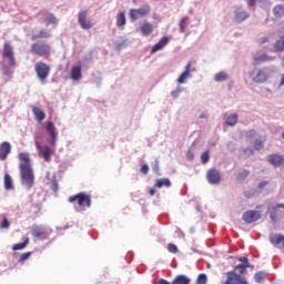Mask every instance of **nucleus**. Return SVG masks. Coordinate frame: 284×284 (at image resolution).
Here are the masks:
<instances>
[{
	"instance_id": "nucleus-12",
	"label": "nucleus",
	"mask_w": 284,
	"mask_h": 284,
	"mask_svg": "<svg viewBox=\"0 0 284 284\" xmlns=\"http://www.w3.org/2000/svg\"><path fill=\"white\" fill-rule=\"evenodd\" d=\"M258 219H261V212L258 211H246L243 214V221L248 224L256 223Z\"/></svg>"
},
{
	"instance_id": "nucleus-57",
	"label": "nucleus",
	"mask_w": 284,
	"mask_h": 284,
	"mask_svg": "<svg viewBox=\"0 0 284 284\" xmlns=\"http://www.w3.org/2000/svg\"><path fill=\"white\" fill-rule=\"evenodd\" d=\"M280 85H284V73H283V77H282Z\"/></svg>"
},
{
	"instance_id": "nucleus-42",
	"label": "nucleus",
	"mask_w": 284,
	"mask_h": 284,
	"mask_svg": "<svg viewBox=\"0 0 284 284\" xmlns=\"http://www.w3.org/2000/svg\"><path fill=\"white\" fill-rule=\"evenodd\" d=\"M247 176H250V171H247V170H244L239 173L240 181H243V179H247Z\"/></svg>"
},
{
	"instance_id": "nucleus-26",
	"label": "nucleus",
	"mask_w": 284,
	"mask_h": 284,
	"mask_svg": "<svg viewBox=\"0 0 284 284\" xmlns=\"http://www.w3.org/2000/svg\"><path fill=\"white\" fill-rule=\"evenodd\" d=\"M248 17L250 16L247 14V12L241 11V9H237L235 11L234 20L236 21V23H241V22L245 21V19H247Z\"/></svg>"
},
{
	"instance_id": "nucleus-48",
	"label": "nucleus",
	"mask_w": 284,
	"mask_h": 284,
	"mask_svg": "<svg viewBox=\"0 0 284 284\" xmlns=\"http://www.w3.org/2000/svg\"><path fill=\"white\" fill-rule=\"evenodd\" d=\"M265 185H267V181H262L258 183V187L260 190H263V187H265Z\"/></svg>"
},
{
	"instance_id": "nucleus-31",
	"label": "nucleus",
	"mask_w": 284,
	"mask_h": 284,
	"mask_svg": "<svg viewBox=\"0 0 284 284\" xmlns=\"http://www.w3.org/2000/svg\"><path fill=\"white\" fill-rule=\"evenodd\" d=\"M274 52H284V36L275 42Z\"/></svg>"
},
{
	"instance_id": "nucleus-11",
	"label": "nucleus",
	"mask_w": 284,
	"mask_h": 284,
	"mask_svg": "<svg viewBox=\"0 0 284 284\" xmlns=\"http://www.w3.org/2000/svg\"><path fill=\"white\" fill-rule=\"evenodd\" d=\"M146 14H150V7L130 10L131 21H136V19H141V17H146Z\"/></svg>"
},
{
	"instance_id": "nucleus-15",
	"label": "nucleus",
	"mask_w": 284,
	"mask_h": 284,
	"mask_svg": "<svg viewBox=\"0 0 284 284\" xmlns=\"http://www.w3.org/2000/svg\"><path fill=\"white\" fill-rule=\"evenodd\" d=\"M10 152H12V145H10V142H2L0 144V161H6Z\"/></svg>"
},
{
	"instance_id": "nucleus-7",
	"label": "nucleus",
	"mask_w": 284,
	"mask_h": 284,
	"mask_svg": "<svg viewBox=\"0 0 284 284\" xmlns=\"http://www.w3.org/2000/svg\"><path fill=\"white\" fill-rule=\"evenodd\" d=\"M36 148L41 159H43L47 163H50L52 161V149L50 146L41 145V142L36 140Z\"/></svg>"
},
{
	"instance_id": "nucleus-39",
	"label": "nucleus",
	"mask_w": 284,
	"mask_h": 284,
	"mask_svg": "<svg viewBox=\"0 0 284 284\" xmlns=\"http://www.w3.org/2000/svg\"><path fill=\"white\" fill-rule=\"evenodd\" d=\"M189 18L185 17L180 21V30L181 32H185V26H187Z\"/></svg>"
},
{
	"instance_id": "nucleus-1",
	"label": "nucleus",
	"mask_w": 284,
	"mask_h": 284,
	"mask_svg": "<svg viewBox=\"0 0 284 284\" xmlns=\"http://www.w3.org/2000/svg\"><path fill=\"white\" fill-rule=\"evenodd\" d=\"M240 263L234 266V271L226 272V280L222 282V284H250L245 276V272H247V267H252V264H250V258L243 256L239 257Z\"/></svg>"
},
{
	"instance_id": "nucleus-32",
	"label": "nucleus",
	"mask_w": 284,
	"mask_h": 284,
	"mask_svg": "<svg viewBox=\"0 0 284 284\" xmlns=\"http://www.w3.org/2000/svg\"><path fill=\"white\" fill-rule=\"evenodd\" d=\"M4 190H14V184H12V178L10 174H4Z\"/></svg>"
},
{
	"instance_id": "nucleus-30",
	"label": "nucleus",
	"mask_w": 284,
	"mask_h": 284,
	"mask_svg": "<svg viewBox=\"0 0 284 284\" xmlns=\"http://www.w3.org/2000/svg\"><path fill=\"white\" fill-rule=\"evenodd\" d=\"M236 123H239V114L232 113L226 118V125L234 126Z\"/></svg>"
},
{
	"instance_id": "nucleus-17",
	"label": "nucleus",
	"mask_w": 284,
	"mask_h": 284,
	"mask_svg": "<svg viewBox=\"0 0 284 284\" xmlns=\"http://www.w3.org/2000/svg\"><path fill=\"white\" fill-rule=\"evenodd\" d=\"M47 132L51 136V145H54V143H57V136H58L57 126H54V123L52 122L47 123Z\"/></svg>"
},
{
	"instance_id": "nucleus-34",
	"label": "nucleus",
	"mask_w": 284,
	"mask_h": 284,
	"mask_svg": "<svg viewBox=\"0 0 284 284\" xmlns=\"http://www.w3.org/2000/svg\"><path fill=\"white\" fill-rule=\"evenodd\" d=\"M214 80L217 82V83H221L222 81H227V73L225 72H219L215 74L214 77Z\"/></svg>"
},
{
	"instance_id": "nucleus-25",
	"label": "nucleus",
	"mask_w": 284,
	"mask_h": 284,
	"mask_svg": "<svg viewBox=\"0 0 284 284\" xmlns=\"http://www.w3.org/2000/svg\"><path fill=\"white\" fill-rule=\"evenodd\" d=\"M192 280L187 275H176L172 281V284H191Z\"/></svg>"
},
{
	"instance_id": "nucleus-14",
	"label": "nucleus",
	"mask_w": 284,
	"mask_h": 284,
	"mask_svg": "<svg viewBox=\"0 0 284 284\" xmlns=\"http://www.w3.org/2000/svg\"><path fill=\"white\" fill-rule=\"evenodd\" d=\"M272 221H276L277 216L284 214V204H277L268 209Z\"/></svg>"
},
{
	"instance_id": "nucleus-6",
	"label": "nucleus",
	"mask_w": 284,
	"mask_h": 284,
	"mask_svg": "<svg viewBox=\"0 0 284 284\" xmlns=\"http://www.w3.org/2000/svg\"><path fill=\"white\" fill-rule=\"evenodd\" d=\"M34 70L39 81H41V83H45L48 77H50V65L43 61H39L36 63Z\"/></svg>"
},
{
	"instance_id": "nucleus-10",
	"label": "nucleus",
	"mask_w": 284,
	"mask_h": 284,
	"mask_svg": "<svg viewBox=\"0 0 284 284\" xmlns=\"http://www.w3.org/2000/svg\"><path fill=\"white\" fill-rule=\"evenodd\" d=\"M78 22L83 30H90L92 28V21L88 20V11L82 10L78 14Z\"/></svg>"
},
{
	"instance_id": "nucleus-51",
	"label": "nucleus",
	"mask_w": 284,
	"mask_h": 284,
	"mask_svg": "<svg viewBox=\"0 0 284 284\" xmlns=\"http://www.w3.org/2000/svg\"><path fill=\"white\" fill-rule=\"evenodd\" d=\"M149 194L150 196H154V194H156V191L154 189H150Z\"/></svg>"
},
{
	"instance_id": "nucleus-56",
	"label": "nucleus",
	"mask_w": 284,
	"mask_h": 284,
	"mask_svg": "<svg viewBox=\"0 0 284 284\" xmlns=\"http://www.w3.org/2000/svg\"><path fill=\"white\" fill-rule=\"evenodd\" d=\"M244 152H250V154H254V151L252 149H246Z\"/></svg>"
},
{
	"instance_id": "nucleus-23",
	"label": "nucleus",
	"mask_w": 284,
	"mask_h": 284,
	"mask_svg": "<svg viewBox=\"0 0 284 284\" xmlns=\"http://www.w3.org/2000/svg\"><path fill=\"white\" fill-rule=\"evenodd\" d=\"M253 59H254V63H256V64L272 61V57H270L265 53H256Z\"/></svg>"
},
{
	"instance_id": "nucleus-55",
	"label": "nucleus",
	"mask_w": 284,
	"mask_h": 284,
	"mask_svg": "<svg viewBox=\"0 0 284 284\" xmlns=\"http://www.w3.org/2000/svg\"><path fill=\"white\" fill-rule=\"evenodd\" d=\"M154 172H159V162H156L155 166H154Z\"/></svg>"
},
{
	"instance_id": "nucleus-40",
	"label": "nucleus",
	"mask_w": 284,
	"mask_h": 284,
	"mask_svg": "<svg viewBox=\"0 0 284 284\" xmlns=\"http://www.w3.org/2000/svg\"><path fill=\"white\" fill-rule=\"evenodd\" d=\"M168 251L171 252V254H176L179 252V246L171 243L168 245Z\"/></svg>"
},
{
	"instance_id": "nucleus-22",
	"label": "nucleus",
	"mask_w": 284,
	"mask_h": 284,
	"mask_svg": "<svg viewBox=\"0 0 284 284\" xmlns=\"http://www.w3.org/2000/svg\"><path fill=\"white\" fill-rule=\"evenodd\" d=\"M154 30V27L150 22H143L141 27V32L143 37H150Z\"/></svg>"
},
{
	"instance_id": "nucleus-52",
	"label": "nucleus",
	"mask_w": 284,
	"mask_h": 284,
	"mask_svg": "<svg viewBox=\"0 0 284 284\" xmlns=\"http://www.w3.org/2000/svg\"><path fill=\"white\" fill-rule=\"evenodd\" d=\"M171 95L173 99H176V97H179V91H172Z\"/></svg>"
},
{
	"instance_id": "nucleus-54",
	"label": "nucleus",
	"mask_w": 284,
	"mask_h": 284,
	"mask_svg": "<svg viewBox=\"0 0 284 284\" xmlns=\"http://www.w3.org/2000/svg\"><path fill=\"white\" fill-rule=\"evenodd\" d=\"M248 6H256V0H248Z\"/></svg>"
},
{
	"instance_id": "nucleus-46",
	"label": "nucleus",
	"mask_w": 284,
	"mask_h": 284,
	"mask_svg": "<svg viewBox=\"0 0 284 284\" xmlns=\"http://www.w3.org/2000/svg\"><path fill=\"white\" fill-rule=\"evenodd\" d=\"M141 174H148L150 172V166L148 164H143L140 169Z\"/></svg>"
},
{
	"instance_id": "nucleus-50",
	"label": "nucleus",
	"mask_w": 284,
	"mask_h": 284,
	"mask_svg": "<svg viewBox=\"0 0 284 284\" xmlns=\"http://www.w3.org/2000/svg\"><path fill=\"white\" fill-rule=\"evenodd\" d=\"M52 190H53L54 192H57V190H59V184H57V182H53Z\"/></svg>"
},
{
	"instance_id": "nucleus-45",
	"label": "nucleus",
	"mask_w": 284,
	"mask_h": 284,
	"mask_svg": "<svg viewBox=\"0 0 284 284\" xmlns=\"http://www.w3.org/2000/svg\"><path fill=\"white\" fill-rule=\"evenodd\" d=\"M254 149H255V150H263V141L256 140V141L254 142Z\"/></svg>"
},
{
	"instance_id": "nucleus-16",
	"label": "nucleus",
	"mask_w": 284,
	"mask_h": 284,
	"mask_svg": "<svg viewBox=\"0 0 284 284\" xmlns=\"http://www.w3.org/2000/svg\"><path fill=\"white\" fill-rule=\"evenodd\" d=\"M267 161L268 163H271V165H274L275 168H281V165H283L284 163L283 155L278 154L268 155Z\"/></svg>"
},
{
	"instance_id": "nucleus-33",
	"label": "nucleus",
	"mask_w": 284,
	"mask_h": 284,
	"mask_svg": "<svg viewBox=\"0 0 284 284\" xmlns=\"http://www.w3.org/2000/svg\"><path fill=\"white\" fill-rule=\"evenodd\" d=\"M28 243H30V239L27 237L24 242L14 244L12 247L13 252H17L19 250H26V247L28 246Z\"/></svg>"
},
{
	"instance_id": "nucleus-29",
	"label": "nucleus",
	"mask_w": 284,
	"mask_h": 284,
	"mask_svg": "<svg viewBox=\"0 0 284 284\" xmlns=\"http://www.w3.org/2000/svg\"><path fill=\"white\" fill-rule=\"evenodd\" d=\"M273 14L275 19H281V17H284V6L277 4L273 8Z\"/></svg>"
},
{
	"instance_id": "nucleus-43",
	"label": "nucleus",
	"mask_w": 284,
	"mask_h": 284,
	"mask_svg": "<svg viewBox=\"0 0 284 284\" xmlns=\"http://www.w3.org/2000/svg\"><path fill=\"white\" fill-rule=\"evenodd\" d=\"M45 21H48V23H57V18H54V14H48L45 16Z\"/></svg>"
},
{
	"instance_id": "nucleus-58",
	"label": "nucleus",
	"mask_w": 284,
	"mask_h": 284,
	"mask_svg": "<svg viewBox=\"0 0 284 284\" xmlns=\"http://www.w3.org/2000/svg\"><path fill=\"white\" fill-rule=\"evenodd\" d=\"M265 41H267V38H264V39L262 40V43H265Z\"/></svg>"
},
{
	"instance_id": "nucleus-8",
	"label": "nucleus",
	"mask_w": 284,
	"mask_h": 284,
	"mask_svg": "<svg viewBox=\"0 0 284 284\" xmlns=\"http://www.w3.org/2000/svg\"><path fill=\"white\" fill-rule=\"evenodd\" d=\"M31 234L32 236H34V239H38V241H45L50 239V234H52V231H48L45 227L36 225L31 227Z\"/></svg>"
},
{
	"instance_id": "nucleus-20",
	"label": "nucleus",
	"mask_w": 284,
	"mask_h": 284,
	"mask_svg": "<svg viewBox=\"0 0 284 284\" xmlns=\"http://www.w3.org/2000/svg\"><path fill=\"white\" fill-rule=\"evenodd\" d=\"M192 65V62H189L185 67V71L181 73V75L178 79V83H185L186 79H190V72L192 70L190 69Z\"/></svg>"
},
{
	"instance_id": "nucleus-35",
	"label": "nucleus",
	"mask_w": 284,
	"mask_h": 284,
	"mask_svg": "<svg viewBox=\"0 0 284 284\" xmlns=\"http://www.w3.org/2000/svg\"><path fill=\"white\" fill-rule=\"evenodd\" d=\"M124 24H125V13L121 12V13L118 14L116 26H119V28H121Z\"/></svg>"
},
{
	"instance_id": "nucleus-13",
	"label": "nucleus",
	"mask_w": 284,
	"mask_h": 284,
	"mask_svg": "<svg viewBox=\"0 0 284 284\" xmlns=\"http://www.w3.org/2000/svg\"><path fill=\"white\" fill-rule=\"evenodd\" d=\"M206 179H207L209 183L216 185V184L221 183V173L216 169H211L207 172Z\"/></svg>"
},
{
	"instance_id": "nucleus-24",
	"label": "nucleus",
	"mask_w": 284,
	"mask_h": 284,
	"mask_svg": "<svg viewBox=\"0 0 284 284\" xmlns=\"http://www.w3.org/2000/svg\"><path fill=\"white\" fill-rule=\"evenodd\" d=\"M32 113L36 116V120H38L39 123H41L45 119V112L41 110L39 106L32 108Z\"/></svg>"
},
{
	"instance_id": "nucleus-2",
	"label": "nucleus",
	"mask_w": 284,
	"mask_h": 284,
	"mask_svg": "<svg viewBox=\"0 0 284 284\" xmlns=\"http://www.w3.org/2000/svg\"><path fill=\"white\" fill-rule=\"evenodd\" d=\"M19 170L22 185H26L27 190H32L34 185V172L32 171V164L30 163V155L28 153H19Z\"/></svg>"
},
{
	"instance_id": "nucleus-28",
	"label": "nucleus",
	"mask_w": 284,
	"mask_h": 284,
	"mask_svg": "<svg viewBox=\"0 0 284 284\" xmlns=\"http://www.w3.org/2000/svg\"><path fill=\"white\" fill-rule=\"evenodd\" d=\"M71 79L73 81L81 80V65L72 67V69H71Z\"/></svg>"
},
{
	"instance_id": "nucleus-53",
	"label": "nucleus",
	"mask_w": 284,
	"mask_h": 284,
	"mask_svg": "<svg viewBox=\"0 0 284 284\" xmlns=\"http://www.w3.org/2000/svg\"><path fill=\"white\" fill-rule=\"evenodd\" d=\"M248 136H256V131H254V130L248 131Z\"/></svg>"
},
{
	"instance_id": "nucleus-21",
	"label": "nucleus",
	"mask_w": 284,
	"mask_h": 284,
	"mask_svg": "<svg viewBox=\"0 0 284 284\" xmlns=\"http://www.w3.org/2000/svg\"><path fill=\"white\" fill-rule=\"evenodd\" d=\"M270 241L272 245H281L284 247V235L283 234H271L270 235Z\"/></svg>"
},
{
	"instance_id": "nucleus-38",
	"label": "nucleus",
	"mask_w": 284,
	"mask_h": 284,
	"mask_svg": "<svg viewBox=\"0 0 284 284\" xmlns=\"http://www.w3.org/2000/svg\"><path fill=\"white\" fill-rule=\"evenodd\" d=\"M201 162H202L203 164L210 162V151H205L204 153H202V155H201Z\"/></svg>"
},
{
	"instance_id": "nucleus-36",
	"label": "nucleus",
	"mask_w": 284,
	"mask_h": 284,
	"mask_svg": "<svg viewBox=\"0 0 284 284\" xmlns=\"http://www.w3.org/2000/svg\"><path fill=\"white\" fill-rule=\"evenodd\" d=\"M195 284H207V275L205 274H200L197 276L196 283Z\"/></svg>"
},
{
	"instance_id": "nucleus-59",
	"label": "nucleus",
	"mask_w": 284,
	"mask_h": 284,
	"mask_svg": "<svg viewBox=\"0 0 284 284\" xmlns=\"http://www.w3.org/2000/svg\"><path fill=\"white\" fill-rule=\"evenodd\" d=\"M282 139H284V131H283V133H282Z\"/></svg>"
},
{
	"instance_id": "nucleus-27",
	"label": "nucleus",
	"mask_w": 284,
	"mask_h": 284,
	"mask_svg": "<svg viewBox=\"0 0 284 284\" xmlns=\"http://www.w3.org/2000/svg\"><path fill=\"white\" fill-rule=\"evenodd\" d=\"M172 185V182H170V179L168 178H163V179H159L156 180L155 184H154V187H171Z\"/></svg>"
},
{
	"instance_id": "nucleus-4",
	"label": "nucleus",
	"mask_w": 284,
	"mask_h": 284,
	"mask_svg": "<svg viewBox=\"0 0 284 284\" xmlns=\"http://www.w3.org/2000/svg\"><path fill=\"white\" fill-rule=\"evenodd\" d=\"M30 52L34 57L48 59L52 54V47L48 42H36L31 44Z\"/></svg>"
},
{
	"instance_id": "nucleus-9",
	"label": "nucleus",
	"mask_w": 284,
	"mask_h": 284,
	"mask_svg": "<svg viewBox=\"0 0 284 284\" xmlns=\"http://www.w3.org/2000/svg\"><path fill=\"white\" fill-rule=\"evenodd\" d=\"M250 77L254 83H267V72L263 69L251 72Z\"/></svg>"
},
{
	"instance_id": "nucleus-18",
	"label": "nucleus",
	"mask_w": 284,
	"mask_h": 284,
	"mask_svg": "<svg viewBox=\"0 0 284 284\" xmlns=\"http://www.w3.org/2000/svg\"><path fill=\"white\" fill-rule=\"evenodd\" d=\"M168 43H170V38L163 37L162 39H160L159 42L155 43L154 47L152 48L151 50L152 54H154L155 52H159V50H163L165 45H168Z\"/></svg>"
},
{
	"instance_id": "nucleus-41",
	"label": "nucleus",
	"mask_w": 284,
	"mask_h": 284,
	"mask_svg": "<svg viewBox=\"0 0 284 284\" xmlns=\"http://www.w3.org/2000/svg\"><path fill=\"white\" fill-rule=\"evenodd\" d=\"M0 227H1V230H8L10 227V222L8 221V217H4L2 220Z\"/></svg>"
},
{
	"instance_id": "nucleus-3",
	"label": "nucleus",
	"mask_w": 284,
	"mask_h": 284,
	"mask_svg": "<svg viewBox=\"0 0 284 284\" xmlns=\"http://www.w3.org/2000/svg\"><path fill=\"white\" fill-rule=\"evenodd\" d=\"M68 201L73 203V205H78L80 210H88V207H92V195L85 192L71 195L69 196Z\"/></svg>"
},
{
	"instance_id": "nucleus-44",
	"label": "nucleus",
	"mask_w": 284,
	"mask_h": 284,
	"mask_svg": "<svg viewBox=\"0 0 284 284\" xmlns=\"http://www.w3.org/2000/svg\"><path fill=\"white\" fill-rule=\"evenodd\" d=\"M31 254H32V253H30V252L22 253V254L20 255V260H19V261H20V262L28 261V258H30Z\"/></svg>"
},
{
	"instance_id": "nucleus-37",
	"label": "nucleus",
	"mask_w": 284,
	"mask_h": 284,
	"mask_svg": "<svg viewBox=\"0 0 284 284\" xmlns=\"http://www.w3.org/2000/svg\"><path fill=\"white\" fill-rule=\"evenodd\" d=\"M254 280L255 283H263V281L265 280V275L263 274V272H258L254 275Z\"/></svg>"
},
{
	"instance_id": "nucleus-49",
	"label": "nucleus",
	"mask_w": 284,
	"mask_h": 284,
	"mask_svg": "<svg viewBox=\"0 0 284 284\" xmlns=\"http://www.w3.org/2000/svg\"><path fill=\"white\" fill-rule=\"evenodd\" d=\"M155 284H172V283L168 282V280L161 278Z\"/></svg>"
},
{
	"instance_id": "nucleus-19",
	"label": "nucleus",
	"mask_w": 284,
	"mask_h": 284,
	"mask_svg": "<svg viewBox=\"0 0 284 284\" xmlns=\"http://www.w3.org/2000/svg\"><path fill=\"white\" fill-rule=\"evenodd\" d=\"M39 39H50V32L41 29L38 33L31 34V41H39Z\"/></svg>"
},
{
	"instance_id": "nucleus-47",
	"label": "nucleus",
	"mask_w": 284,
	"mask_h": 284,
	"mask_svg": "<svg viewBox=\"0 0 284 284\" xmlns=\"http://www.w3.org/2000/svg\"><path fill=\"white\" fill-rule=\"evenodd\" d=\"M186 156L189 161H194V152H192L191 150L187 151Z\"/></svg>"
},
{
	"instance_id": "nucleus-5",
	"label": "nucleus",
	"mask_w": 284,
	"mask_h": 284,
	"mask_svg": "<svg viewBox=\"0 0 284 284\" xmlns=\"http://www.w3.org/2000/svg\"><path fill=\"white\" fill-rule=\"evenodd\" d=\"M2 61L7 63L9 68H14L17 65V59L14 58V48L10 42H4L2 49Z\"/></svg>"
}]
</instances>
